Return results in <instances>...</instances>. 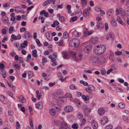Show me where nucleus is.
Returning a JSON list of instances; mask_svg holds the SVG:
<instances>
[{
  "mask_svg": "<svg viewBox=\"0 0 129 129\" xmlns=\"http://www.w3.org/2000/svg\"><path fill=\"white\" fill-rule=\"evenodd\" d=\"M80 83L83 84L84 86H87L88 85L87 82H84L82 80L80 81Z\"/></svg>",
  "mask_w": 129,
  "mask_h": 129,
  "instance_id": "nucleus-40",
  "label": "nucleus"
},
{
  "mask_svg": "<svg viewBox=\"0 0 129 129\" xmlns=\"http://www.w3.org/2000/svg\"><path fill=\"white\" fill-rule=\"evenodd\" d=\"M28 45V42L26 40L24 41L23 43L21 44L20 46L21 47L25 48Z\"/></svg>",
  "mask_w": 129,
  "mask_h": 129,
  "instance_id": "nucleus-21",
  "label": "nucleus"
},
{
  "mask_svg": "<svg viewBox=\"0 0 129 129\" xmlns=\"http://www.w3.org/2000/svg\"><path fill=\"white\" fill-rule=\"evenodd\" d=\"M57 44L59 46H62L63 45V42L62 40L60 41L57 42Z\"/></svg>",
  "mask_w": 129,
  "mask_h": 129,
  "instance_id": "nucleus-53",
  "label": "nucleus"
},
{
  "mask_svg": "<svg viewBox=\"0 0 129 129\" xmlns=\"http://www.w3.org/2000/svg\"><path fill=\"white\" fill-rule=\"evenodd\" d=\"M74 101L75 103L78 105L80 104V102L78 99H75L74 100Z\"/></svg>",
  "mask_w": 129,
  "mask_h": 129,
  "instance_id": "nucleus-45",
  "label": "nucleus"
},
{
  "mask_svg": "<svg viewBox=\"0 0 129 129\" xmlns=\"http://www.w3.org/2000/svg\"><path fill=\"white\" fill-rule=\"evenodd\" d=\"M36 108L38 109H41L43 107V105L41 102H39L38 103L36 104Z\"/></svg>",
  "mask_w": 129,
  "mask_h": 129,
  "instance_id": "nucleus-13",
  "label": "nucleus"
},
{
  "mask_svg": "<svg viewBox=\"0 0 129 129\" xmlns=\"http://www.w3.org/2000/svg\"><path fill=\"white\" fill-rule=\"evenodd\" d=\"M66 97L67 98H71L72 96V95L69 93H66Z\"/></svg>",
  "mask_w": 129,
  "mask_h": 129,
  "instance_id": "nucleus-61",
  "label": "nucleus"
},
{
  "mask_svg": "<svg viewBox=\"0 0 129 129\" xmlns=\"http://www.w3.org/2000/svg\"><path fill=\"white\" fill-rule=\"evenodd\" d=\"M19 98L20 101L22 103H25L26 102V99L24 98L23 96L22 95H20Z\"/></svg>",
  "mask_w": 129,
  "mask_h": 129,
  "instance_id": "nucleus-14",
  "label": "nucleus"
},
{
  "mask_svg": "<svg viewBox=\"0 0 129 129\" xmlns=\"http://www.w3.org/2000/svg\"><path fill=\"white\" fill-rule=\"evenodd\" d=\"M98 41V38L96 37H93L90 40V42L91 44H94L96 43Z\"/></svg>",
  "mask_w": 129,
  "mask_h": 129,
  "instance_id": "nucleus-9",
  "label": "nucleus"
},
{
  "mask_svg": "<svg viewBox=\"0 0 129 129\" xmlns=\"http://www.w3.org/2000/svg\"><path fill=\"white\" fill-rule=\"evenodd\" d=\"M3 7L4 8H5L7 7H10V5L9 3H6L3 4Z\"/></svg>",
  "mask_w": 129,
  "mask_h": 129,
  "instance_id": "nucleus-55",
  "label": "nucleus"
},
{
  "mask_svg": "<svg viewBox=\"0 0 129 129\" xmlns=\"http://www.w3.org/2000/svg\"><path fill=\"white\" fill-rule=\"evenodd\" d=\"M118 106L121 108H124L125 106V104L123 103H119L118 105Z\"/></svg>",
  "mask_w": 129,
  "mask_h": 129,
  "instance_id": "nucleus-33",
  "label": "nucleus"
},
{
  "mask_svg": "<svg viewBox=\"0 0 129 129\" xmlns=\"http://www.w3.org/2000/svg\"><path fill=\"white\" fill-rule=\"evenodd\" d=\"M91 8H89V9H85L83 11V14L84 16H87L89 15V10H90Z\"/></svg>",
  "mask_w": 129,
  "mask_h": 129,
  "instance_id": "nucleus-15",
  "label": "nucleus"
},
{
  "mask_svg": "<svg viewBox=\"0 0 129 129\" xmlns=\"http://www.w3.org/2000/svg\"><path fill=\"white\" fill-rule=\"evenodd\" d=\"M55 58H52L51 59V61L52 62H53V63L51 65L53 66H56L57 65V63L55 61Z\"/></svg>",
  "mask_w": 129,
  "mask_h": 129,
  "instance_id": "nucleus-27",
  "label": "nucleus"
},
{
  "mask_svg": "<svg viewBox=\"0 0 129 129\" xmlns=\"http://www.w3.org/2000/svg\"><path fill=\"white\" fill-rule=\"evenodd\" d=\"M37 52L36 50L34 49L32 51V55L35 57H37Z\"/></svg>",
  "mask_w": 129,
  "mask_h": 129,
  "instance_id": "nucleus-29",
  "label": "nucleus"
},
{
  "mask_svg": "<svg viewBox=\"0 0 129 129\" xmlns=\"http://www.w3.org/2000/svg\"><path fill=\"white\" fill-rule=\"evenodd\" d=\"M77 19V17H73L70 18V22L72 23L74 22Z\"/></svg>",
  "mask_w": 129,
  "mask_h": 129,
  "instance_id": "nucleus-26",
  "label": "nucleus"
},
{
  "mask_svg": "<svg viewBox=\"0 0 129 129\" xmlns=\"http://www.w3.org/2000/svg\"><path fill=\"white\" fill-rule=\"evenodd\" d=\"M57 92L59 95H62L63 94L62 91L60 89L58 90Z\"/></svg>",
  "mask_w": 129,
  "mask_h": 129,
  "instance_id": "nucleus-56",
  "label": "nucleus"
},
{
  "mask_svg": "<svg viewBox=\"0 0 129 129\" xmlns=\"http://www.w3.org/2000/svg\"><path fill=\"white\" fill-rule=\"evenodd\" d=\"M77 117L79 119H81L83 117V114L79 112L77 114Z\"/></svg>",
  "mask_w": 129,
  "mask_h": 129,
  "instance_id": "nucleus-28",
  "label": "nucleus"
},
{
  "mask_svg": "<svg viewBox=\"0 0 129 129\" xmlns=\"http://www.w3.org/2000/svg\"><path fill=\"white\" fill-rule=\"evenodd\" d=\"M70 54L73 59L75 61L80 60L82 58V55L81 54H79L77 56L76 53L74 51H70Z\"/></svg>",
  "mask_w": 129,
  "mask_h": 129,
  "instance_id": "nucleus-2",
  "label": "nucleus"
},
{
  "mask_svg": "<svg viewBox=\"0 0 129 129\" xmlns=\"http://www.w3.org/2000/svg\"><path fill=\"white\" fill-rule=\"evenodd\" d=\"M36 94L38 98V100H40L41 98V95L40 94L38 90H37L36 91Z\"/></svg>",
  "mask_w": 129,
  "mask_h": 129,
  "instance_id": "nucleus-41",
  "label": "nucleus"
},
{
  "mask_svg": "<svg viewBox=\"0 0 129 129\" xmlns=\"http://www.w3.org/2000/svg\"><path fill=\"white\" fill-rule=\"evenodd\" d=\"M114 38V34L110 32L108 33L106 36V39L107 40L110 39L113 40Z\"/></svg>",
  "mask_w": 129,
  "mask_h": 129,
  "instance_id": "nucleus-7",
  "label": "nucleus"
},
{
  "mask_svg": "<svg viewBox=\"0 0 129 129\" xmlns=\"http://www.w3.org/2000/svg\"><path fill=\"white\" fill-rule=\"evenodd\" d=\"M68 125L66 122L63 121L61 122L60 125L61 126V127L63 129L66 127H67Z\"/></svg>",
  "mask_w": 129,
  "mask_h": 129,
  "instance_id": "nucleus-23",
  "label": "nucleus"
},
{
  "mask_svg": "<svg viewBox=\"0 0 129 129\" xmlns=\"http://www.w3.org/2000/svg\"><path fill=\"white\" fill-rule=\"evenodd\" d=\"M26 30V28L24 27H23L20 29V31L21 32H23Z\"/></svg>",
  "mask_w": 129,
  "mask_h": 129,
  "instance_id": "nucleus-64",
  "label": "nucleus"
},
{
  "mask_svg": "<svg viewBox=\"0 0 129 129\" xmlns=\"http://www.w3.org/2000/svg\"><path fill=\"white\" fill-rule=\"evenodd\" d=\"M8 113L9 115L11 116H12L13 115V112L11 110H8Z\"/></svg>",
  "mask_w": 129,
  "mask_h": 129,
  "instance_id": "nucleus-62",
  "label": "nucleus"
},
{
  "mask_svg": "<svg viewBox=\"0 0 129 129\" xmlns=\"http://www.w3.org/2000/svg\"><path fill=\"white\" fill-rule=\"evenodd\" d=\"M82 108L83 110L84 111V113L85 116H88L91 111L90 109L88 108V107L85 105H83Z\"/></svg>",
  "mask_w": 129,
  "mask_h": 129,
  "instance_id": "nucleus-4",
  "label": "nucleus"
},
{
  "mask_svg": "<svg viewBox=\"0 0 129 129\" xmlns=\"http://www.w3.org/2000/svg\"><path fill=\"white\" fill-rule=\"evenodd\" d=\"M38 19L39 20H41V21L42 23H44L45 18L43 17H39Z\"/></svg>",
  "mask_w": 129,
  "mask_h": 129,
  "instance_id": "nucleus-48",
  "label": "nucleus"
},
{
  "mask_svg": "<svg viewBox=\"0 0 129 129\" xmlns=\"http://www.w3.org/2000/svg\"><path fill=\"white\" fill-rule=\"evenodd\" d=\"M116 55H120L122 54V52L121 51H116L115 53Z\"/></svg>",
  "mask_w": 129,
  "mask_h": 129,
  "instance_id": "nucleus-60",
  "label": "nucleus"
},
{
  "mask_svg": "<svg viewBox=\"0 0 129 129\" xmlns=\"http://www.w3.org/2000/svg\"><path fill=\"white\" fill-rule=\"evenodd\" d=\"M91 125L94 129H96L98 127V124L96 121L93 120L91 123Z\"/></svg>",
  "mask_w": 129,
  "mask_h": 129,
  "instance_id": "nucleus-10",
  "label": "nucleus"
},
{
  "mask_svg": "<svg viewBox=\"0 0 129 129\" xmlns=\"http://www.w3.org/2000/svg\"><path fill=\"white\" fill-rule=\"evenodd\" d=\"M118 17V18L116 19L117 21L120 24L124 26H125V23L121 19L120 17Z\"/></svg>",
  "mask_w": 129,
  "mask_h": 129,
  "instance_id": "nucleus-16",
  "label": "nucleus"
},
{
  "mask_svg": "<svg viewBox=\"0 0 129 129\" xmlns=\"http://www.w3.org/2000/svg\"><path fill=\"white\" fill-rule=\"evenodd\" d=\"M92 47V46L91 45H87L84 47L83 49L84 52L86 53H88L91 50Z\"/></svg>",
  "mask_w": 129,
  "mask_h": 129,
  "instance_id": "nucleus-5",
  "label": "nucleus"
},
{
  "mask_svg": "<svg viewBox=\"0 0 129 129\" xmlns=\"http://www.w3.org/2000/svg\"><path fill=\"white\" fill-rule=\"evenodd\" d=\"M29 122L31 126H33V120L32 118L31 117L29 118Z\"/></svg>",
  "mask_w": 129,
  "mask_h": 129,
  "instance_id": "nucleus-59",
  "label": "nucleus"
},
{
  "mask_svg": "<svg viewBox=\"0 0 129 129\" xmlns=\"http://www.w3.org/2000/svg\"><path fill=\"white\" fill-rule=\"evenodd\" d=\"M2 20L5 23H7L8 22V19L7 17H3Z\"/></svg>",
  "mask_w": 129,
  "mask_h": 129,
  "instance_id": "nucleus-22",
  "label": "nucleus"
},
{
  "mask_svg": "<svg viewBox=\"0 0 129 129\" xmlns=\"http://www.w3.org/2000/svg\"><path fill=\"white\" fill-rule=\"evenodd\" d=\"M28 75L29 78H30L34 75L33 72L32 71H29L28 72Z\"/></svg>",
  "mask_w": 129,
  "mask_h": 129,
  "instance_id": "nucleus-25",
  "label": "nucleus"
},
{
  "mask_svg": "<svg viewBox=\"0 0 129 129\" xmlns=\"http://www.w3.org/2000/svg\"><path fill=\"white\" fill-rule=\"evenodd\" d=\"M106 72L104 69L102 68L101 70V73L102 75H105Z\"/></svg>",
  "mask_w": 129,
  "mask_h": 129,
  "instance_id": "nucleus-43",
  "label": "nucleus"
},
{
  "mask_svg": "<svg viewBox=\"0 0 129 129\" xmlns=\"http://www.w3.org/2000/svg\"><path fill=\"white\" fill-rule=\"evenodd\" d=\"M82 99L85 100V101H88L89 100L88 98H87L84 95H83L82 96Z\"/></svg>",
  "mask_w": 129,
  "mask_h": 129,
  "instance_id": "nucleus-52",
  "label": "nucleus"
},
{
  "mask_svg": "<svg viewBox=\"0 0 129 129\" xmlns=\"http://www.w3.org/2000/svg\"><path fill=\"white\" fill-rule=\"evenodd\" d=\"M113 126L112 125L109 124L106 126L105 127V129H112Z\"/></svg>",
  "mask_w": 129,
  "mask_h": 129,
  "instance_id": "nucleus-37",
  "label": "nucleus"
},
{
  "mask_svg": "<svg viewBox=\"0 0 129 129\" xmlns=\"http://www.w3.org/2000/svg\"><path fill=\"white\" fill-rule=\"evenodd\" d=\"M113 54V53H111L110 56V59L112 60L113 61H114V57Z\"/></svg>",
  "mask_w": 129,
  "mask_h": 129,
  "instance_id": "nucleus-51",
  "label": "nucleus"
},
{
  "mask_svg": "<svg viewBox=\"0 0 129 129\" xmlns=\"http://www.w3.org/2000/svg\"><path fill=\"white\" fill-rule=\"evenodd\" d=\"M36 42L38 44L39 46L40 47L42 45V44L40 43V42L39 40L37 39H36Z\"/></svg>",
  "mask_w": 129,
  "mask_h": 129,
  "instance_id": "nucleus-49",
  "label": "nucleus"
},
{
  "mask_svg": "<svg viewBox=\"0 0 129 129\" xmlns=\"http://www.w3.org/2000/svg\"><path fill=\"white\" fill-rule=\"evenodd\" d=\"M64 109L65 111L67 112H70L73 111V109L72 106L68 105L65 107Z\"/></svg>",
  "mask_w": 129,
  "mask_h": 129,
  "instance_id": "nucleus-6",
  "label": "nucleus"
},
{
  "mask_svg": "<svg viewBox=\"0 0 129 129\" xmlns=\"http://www.w3.org/2000/svg\"><path fill=\"white\" fill-rule=\"evenodd\" d=\"M61 122L59 120H57L55 121V124L58 126L61 125Z\"/></svg>",
  "mask_w": 129,
  "mask_h": 129,
  "instance_id": "nucleus-47",
  "label": "nucleus"
},
{
  "mask_svg": "<svg viewBox=\"0 0 129 129\" xmlns=\"http://www.w3.org/2000/svg\"><path fill=\"white\" fill-rule=\"evenodd\" d=\"M47 62V59L46 58H44L42 60V65H44V63H46Z\"/></svg>",
  "mask_w": 129,
  "mask_h": 129,
  "instance_id": "nucleus-57",
  "label": "nucleus"
},
{
  "mask_svg": "<svg viewBox=\"0 0 129 129\" xmlns=\"http://www.w3.org/2000/svg\"><path fill=\"white\" fill-rule=\"evenodd\" d=\"M59 20L61 22H64L66 20V18L64 17H59Z\"/></svg>",
  "mask_w": 129,
  "mask_h": 129,
  "instance_id": "nucleus-46",
  "label": "nucleus"
},
{
  "mask_svg": "<svg viewBox=\"0 0 129 129\" xmlns=\"http://www.w3.org/2000/svg\"><path fill=\"white\" fill-rule=\"evenodd\" d=\"M108 121V118L106 116H104L101 120L100 122L103 125L105 124Z\"/></svg>",
  "mask_w": 129,
  "mask_h": 129,
  "instance_id": "nucleus-8",
  "label": "nucleus"
},
{
  "mask_svg": "<svg viewBox=\"0 0 129 129\" xmlns=\"http://www.w3.org/2000/svg\"><path fill=\"white\" fill-rule=\"evenodd\" d=\"M50 3L49 0L46 1L43 3V5L44 6H45L49 4Z\"/></svg>",
  "mask_w": 129,
  "mask_h": 129,
  "instance_id": "nucleus-50",
  "label": "nucleus"
},
{
  "mask_svg": "<svg viewBox=\"0 0 129 129\" xmlns=\"http://www.w3.org/2000/svg\"><path fill=\"white\" fill-rule=\"evenodd\" d=\"M2 73V76L4 78H5L6 77V73L5 70L4 71H3Z\"/></svg>",
  "mask_w": 129,
  "mask_h": 129,
  "instance_id": "nucleus-54",
  "label": "nucleus"
},
{
  "mask_svg": "<svg viewBox=\"0 0 129 129\" xmlns=\"http://www.w3.org/2000/svg\"><path fill=\"white\" fill-rule=\"evenodd\" d=\"M80 41L77 39H73L69 42V45L72 47H77L80 45Z\"/></svg>",
  "mask_w": 129,
  "mask_h": 129,
  "instance_id": "nucleus-3",
  "label": "nucleus"
},
{
  "mask_svg": "<svg viewBox=\"0 0 129 129\" xmlns=\"http://www.w3.org/2000/svg\"><path fill=\"white\" fill-rule=\"evenodd\" d=\"M11 37L14 40H16L17 39V37H16L14 34L12 35L11 36Z\"/></svg>",
  "mask_w": 129,
  "mask_h": 129,
  "instance_id": "nucleus-58",
  "label": "nucleus"
},
{
  "mask_svg": "<svg viewBox=\"0 0 129 129\" xmlns=\"http://www.w3.org/2000/svg\"><path fill=\"white\" fill-rule=\"evenodd\" d=\"M40 14L41 15L44 14L45 16H47L48 15V13L47 12H45V11L43 10L40 12Z\"/></svg>",
  "mask_w": 129,
  "mask_h": 129,
  "instance_id": "nucleus-35",
  "label": "nucleus"
},
{
  "mask_svg": "<svg viewBox=\"0 0 129 129\" xmlns=\"http://www.w3.org/2000/svg\"><path fill=\"white\" fill-rule=\"evenodd\" d=\"M81 35V33H79L76 30L74 31L73 33V35L76 37H78Z\"/></svg>",
  "mask_w": 129,
  "mask_h": 129,
  "instance_id": "nucleus-19",
  "label": "nucleus"
},
{
  "mask_svg": "<svg viewBox=\"0 0 129 129\" xmlns=\"http://www.w3.org/2000/svg\"><path fill=\"white\" fill-rule=\"evenodd\" d=\"M81 1V3L82 6L83 7H85L86 5L87 0H80Z\"/></svg>",
  "mask_w": 129,
  "mask_h": 129,
  "instance_id": "nucleus-17",
  "label": "nucleus"
},
{
  "mask_svg": "<svg viewBox=\"0 0 129 129\" xmlns=\"http://www.w3.org/2000/svg\"><path fill=\"white\" fill-rule=\"evenodd\" d=\"M20 8L19 7H15V11L17 12H20L21 13L24 14L25 12L24 11H21Z\"/></svg>",
  "mask_w": 129,
  "mask_h": 129,
  "instance_id": "nucleus-20",
  "label": "nucleus"
},
{
  "mask_svg": "<svg viewBox=\"0 0 129 129\" xmlns=\"http://www.w3.org/2000/svg\"><path fill=\"white\" fill-rule=\"evenodd\" d=\"M88 89H90L92 91H94L95 88V87L92 85H89L88 87Z\"/></svg>",
  "mask_w": 129,
  "mask_h": 129,
  "instance_id": "nucleus-39",
  "label": "nucleus"
},
{
  "mask_svg": "<svg viewBox=\"0 0 129 129\" xmlns=\"http://www.w3.org/2000/svg\"><path fill=\"white\" fill-rule=\"evenodd\" d=\"M98 112L99 114L101 116L103 115L105 113L104 109L102 108H99L98 110Z\"/></svg>",
  "mask_w": 129,
  "mask_h": 129,
  "instance_id": "nucleus-11",
  "label": "nucleus"
},
{
  "mask_svg": "<svg viewBox=\"0 0 129 129\" xmlns=\"http://www.w3.org/2000/svg\"><path fill=\"white\" fill-rule=\"evenodd\" d=\"M111 22L113 26L115 27L116 26V22L115 19L112 18Z\"/></svg>",
  "mask_w": 129,
  "mask_h": 129,
  "instance_id": "nucleus-24",
  "label": "nucleus"
},
{
  "mask_svg": "<svg viewBox=\"0 0 129 129\" xmlns=\"http://www.w3.org/2000/svg\"><path fill=\"white\" fill-rule=\"evenodd\" d=\"M14 27L13 26H11L10 27L9 30V32L10 34L12 33L13 31H15V30H14Z\"/></svg>",
  "mask_w": 129,
  "mask_h": 129,
  "instance_id": "nucleus-38",
  "label": "nucleus"
},
{
  "mask_svg": "<svg viewBox=\"0 0 129 129\" xmlns=\"http://www.w3.org/2000/svg\"><path fill=\"white\" fill-rule=\"evenodd\" d=\"M86 120L84 118L81 119L80 120V125H82L84 124L86 122Z\"/></svg>",
  "mask_w": 129,
  "mask_h": 129,
  "instance_id": "nucleus-32",
  "label": "nucleus"
},
{
  "mask_svg": "<svg viewBox=\"0 0 129 129\" xmlns=\"http://www.w3.org/2000/svg\"><path fill=\"white\" fill-rule=\"evenodd\" d=\"M63 56L64 58L65 59L68 58V53L67 52H63Z\"/></svg>",
  "mask_w": 129,
  "mask_h": 129,
  "instance_id": "nucleus-34",
  "label": "nucleus"
},
{
  "mask_svg": "<svg viewBox=\"0 0 129 129\" xmlns=\"http://www.w3.org/2000/svg\"><path fill=\"white\" fill-rule=\"evenodd\" d=\"M5 99V96L2 95H0V100L4 104H6L8 103L7 102H4V100Z\"/></svg>",
  "mask_w": 129,
  "mask_h": 129,
  "instance_id": "nucleus-30",
  "label": "nucleus"
},
{
  "mask_svg": "<svg viewBox=\"0 0 129 129\" xmlns=\"http://www.w3.org/2000/svg\"><path fill=\"white\" fill-rule=\"evenodd\" d=\"M72 127L73 129H77L78 128V124L76 123H75L72 125Z\"/></svg>",
  "mask_w": 129,
  "mask_h": 129,
  "instance_id": "nucleus-31",
  "label": "nucleus"
},
{
  "mask_svg": "<svg viewBox=\"0 0 129 129\" xmlns=\"http://www.w3.org/2000/svg\"><path fill=\"white\" fill-rule=\"evenodd\" d=\"M63 37L65 39L67 38L68 37V33L66 32H64L63 34Z\"/></svg>",
  "mask_w": 129,
  "mask_h": 129,
  "instance_id": "nucleus-44",
  "label": "nucleus"
},
{
  "mask_svg": "<svg viewBox=\"0 0 129 129\" xmlns=\"http://www.w3.org/2000/svg\"><path fill=\"white\" fill-rule=\"evenodd\" d=\"M49 113L51 115L54 116L56 113V111L54 109H52L50 110Z\"/></svg>",
  "mask_w": 129,
  "mask_h": 129,
  "instance_id": "nucleus-18",
  "label": "nucleus"
},
{
  "mask_svg": "<svg viewBox=\"0 0 129 129\" xmlns=\"http://www.w3.org/2000/svg\"><path fill=\"white\" fill-rule=\"evenodd\" d=\"M122 9L121 8H117L116 9V15H119L121 13Z\"/></svg>",
  "mask_w": 129,
  "mask_h": 129,
  "instance_id": "nucleus-12",
  "label": "nucleus"
},
{
  "mask_svg": "<svg viewBox=\"0 0 129 129\" xmlns=\"http://www.w3.org/2000/svg\"><path fill=\"white\" fill-rule=\"evenodd\" d=\"M24 36L25 38H26V36L27 35H28L27 36V37L29 39L30 37V34L29 33V32L28 31H26L25 33H24Z\"/></svg>",
  "mask_w": 129,
  "mask_h": 129,
  "instance_id": "nucleus-36",
  "label": "nucleus"
},
{
  "mask_svg": "<svg viewBox=\"0 0 129 129\" xmlns=\"http://www.w3.org/2000/svg\"><path fill=\"white\" fill-rule=\"evenodd\" d=\"M106 50V47L104 45H98L94 47L93 52L95 54L100 55L104 53Z\"/></svg>",
  "mask_w": 129,
  "mask_h": 129,
  "instance_id": "nucleus-1",
  "label": "nucleus"
},
{
  "mask_svg": "<svg viewBox=\"0 0 129 129\" xmlns=\"http://www.w3.org/2000/svg\"><path fill=\"white\" fill-rule=\"evenodd\" d=\"M101 24H98L96 26V27L97 28V29L99 30H100L102 28V27H101L100 26V25H101Z\"/></svg>",
  "mask_w": 129,
  "mask_h": 129,
  "instance_id": "nucleus-63",
  "label": "nucleus"
},
{
  "mask_svg": "<svg viewBox=\"0 0 129 129\" xmlns=\"http://www.w3.org/2000/svg\"><path fill=\"white\" fill-rule=\"evenodd\" d=\"M70 88L72 90L77 89V88L75 85L73 84H71L70 86Z\"/></svg>",
  "mask_w": 129,
  "mask_h": 129,
  "instance_id": "nucleus-42",
  "label": "nucleus"
}]
</instances>
